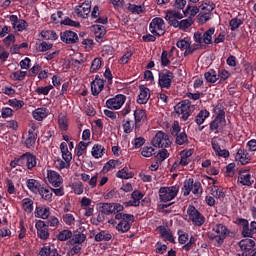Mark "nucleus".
Instances as JSON below:
<instances>
[{"label":"nucleus","mask_w":256,"mask_h":256,"mask_svg":"<svg viewBox=\"0 0 256 256\" xmlns=\"http://www.w3.org/2000/svg\"><path fill=\"white\" fill-rule=\"evenodd\" d=\"M229 229L223 224H216L213 228V233H209L210 241L215 243L216 247H221L229 235Z\"/></svg>","instance_id":"obj_1"},{"label":"nucleus","mask_w":256,"mask_h":256,"mask_svg":"<svg viewBox=\"0 0 256 256\" xmlns=\"http://www.w3.org/2000/svg\"><path fill=\"white\" fill-rule=\"evenodd\" d=\"M170 135L174 137L176 145H189V136H187V132H185V130L181 132V125H179V121H174L171 125Z\"/></svg>","instance_id":"obj_2"},{"label":"nucleus","mask_w":256,"mask_h":256,"mask_svg":"<svg viewBox=\"0 0 256 256\" xmlns=\"http://www.w3.org/2000/svg\"><path fill=\"white\" fill-rule=\"evenodd\" d=\"M191 191L193 195H196V197H201L203 193V188L201 187V182H195L193 178H189L184 181L183 187H182V193L184 197H188V195L191 194Z\"/></svg>","instance_id":"obj_3"},{"label":"nucleus","mask_w":256,"mask_h":256,"mask_svg":"<svg viewBox=\"0 0 256 256\" xmlns=\"http://www.w3.org/2000/svg\"><path fill=\"white\" fill-rule=\"evenodd\" d=\"M149 31L152 35L156 37H163L165 33H167V26L165 24V20L161 17H155L151 20L149 24Z\"/></svg>","instance_id":"obj_4"},{"label":"nucleus","mask_w":256,"mask_h":256,"mask_svg":"<svg viewBox=\"0 0 256 256\" xmlns=\"http://www.w3.org/2000/svg\"><path fill=\"white\" fill-rule=\"evenodd\" d=\"M179 193V187L177 185L170 187H160L159 200L161 203H167L173 201Z\"/></svg>","instance_id":"obj_5"},{"label":"nucleus","mask_w":256,"mask_h":256,"mask_svg":"<svg viewBox=\"0 0 256 256\" xmlns=\"http://www.w3.org/2000/svg\"><path fill=\"white\" fill-rule=\"evenodd\" d=\"M175 79V75L168 69H164L158 73V86L162 89H171V84Z\"/></svg>","instance_id":"obj_6"},{"label":"nucleus","mask_w":256,"mask_h":256,"mask_svg":"<svg viewBox=\"0 0 256 256\" xmlns=\"http://www.w3.org/2000/svg\"><path fill=\"white\" fill-rule=\"evenodd\" d=\"M153 147H158L161 149H167L171 147V140L169 139V134L159 131L152 139Z\"/></svg>","instance_id":"obj_7"},{"label":"nucleus","mask_w":256,"mask_h":256,"mask_svg":"<svg viewBox=\"0 0 256 256\" xmlns=\"http://www.w3.org/2000/svg\"><path fill=\"white\" fill-rule=\"evenodd\" d=\"M174 109L177 115H182L180 117L181 121H187L191 117V100H182Z\"/></svg>","instance_id":"obj_8"},{"label":"nucleus","mask_w":256,"mask_h":256,"mask_svg":"<svg viewBox=\"0 0 256 256\" xmlns=\"http://www.w3.org/2000/svg\"><path fill=\"white\" fill-rule=\"evenodd\" d=\"M187 215L194 225L201 227L205 224V216L195 208L193 205H189L187 209Z\"/></svg>","instance_id":"obj_9"},{"label":"nucleus","mask_w":256,"mask_h":256,"mask_svg":"<svg viewBox=\"0 0 256 256\" xmlns=\"http://www.w3.org/2000/svg\"><path fill=\"white\" fill-rule=\"evenodd\" d=\"M126 101H127V96H125L123 94H117L116 96H114L106 101V107L108 109L117 111V110L121 109V107H123V105H125Z\"/></svg>","instance_id":"obj_10"},{"label":"nucleus","mask_w":256,"mask_h":256,"mask_svg":"<svg viewBox=\"0 0 256 256\" xmlns=\"http://www.w3.org/2000/svg\"><path fill=\"white\" fill-rule=\"evenodd\" d=\"M22 167H26L29 171L37 167V156L31 152H26L20 156Z\"/></svg>","instance_id":"obj_11"},{"label":"nucleus","mask_w":256,"mask_h":256,"mask_svg":"<svg viewBox=\"0 0 256 256\" xmlns=\"http://www.w3.org/2000/svg\"><path fill=\"white\" fill-rule=\"evenodd\" d=\"M35 227L37 229V236L39 239H42V241H47L50 236L49 225H47V223L43 220H38L35 224Z\"/></svg>","instance_id":"obj_12"},{"label":"nucleus","mask_w":256,"mask_h":256,"mask_svg":"<svg viewBox=\"0 0 256 256\" xmlns=\"http://www.w3.org/2000/svg\"><path fill=\"white\" fill-rule=\"evenodd\" d=\"M239 245H240L243 255H245V256H249V255H251V253L256 251L255 240H253L251 238H246V239L241 240L239 242Z\"/></svg>","instance_id":"obj_13"},{"label":"nucleus","mask_w":256,"mask_h":256,"mask_svg":"<svg viewBox=\"0 0 256 256\" xmlns=\"http://www.w3.org/2000/svg\"><path fill=\"white\" fill-rule=\"evenodd\" d=\"M60 40L66 45H75L79 42V36L71 30H66L60 33Z\"/></svg>","instance_id":"obj_14"},{"label":"nucleus","mask_w":256,"mask_h":256,"mask_svg":"<svg viewBox=\"0 0 256 256\" xmlns=\"http://www.w3.org/2000/svg\"><path fill=\"white\" fill-rule=\"evenodd\" d=\"M165 19L171 27H175L179 23V20L183 19V14L175 9H170L166 11Z\"/></svg>","instance_id":"obj_15"},{"label":"nucleus","mask_w":256,"mask_h":256,"mask_svg":"<svg viewBox=\"0 0 256 256\" xmlns=\"http://www.w3.org/2000/svg\"><path fill=\"white\" fill-rule=\"evenodd\" d=\"M47 179L52 187H61L63 185V177L55 170L47 171Z\"/></svg>","instance_id":"obj_16"},{"label":"nucleus","mask_w":256,"mask_h":256,"mask_svg":"<svg viewBox=\"0 0 256 256\" xmlns=\"http://www.w3.org/2000/svg\"><path fill=\"white\" fill-rule=\"evenodd\" d=\"M139 95L137 98V103L139 105H147L149 99L151 98V90L149 88L145 87V85L139 86Z\"/></svg>","instance_id":"obj_17"},{"label":"nucleus","mask_w":256,"mask_h":256,"mask_svg":"<svg viewBox=\"0 0 256 256\" xmlns=\"http://www.w3.org/2000/svg\"><path fill=\"white\" fill-rule=\"evenodd\" d=\"M236 223L241 228V234L243 237H253L254 234L249 226V220L245 218H238Z\"/></svg>","instance_id":"obj_18"},{"label":"nucleus","mask_w":256,"mask_h":256,"mask_svg":"<svg viewBox=\"0 0 256 256\" xmlns=\"http://www.w3.org/2000/svg\"><path fill=\"white\" fill-rule=\"evenodd\" d=\"M134 120H135V123H134L135 131H137V129H141V126L143 125V123L147 121V112L143 109L135 110Z\"/></svg>","instance_id":"obj_19"},{"label":"nucleus","mask_w":256,"mask_h":256,"mask_svg":"<svg viewBox=\"0 0 256 256\" xmlns=\"http://www.w3.org/2000/svg\"><path fill=\"white\" fill-rule=\"evenodd\" d=\"M74 12L78 17H82V19H87L89 17V13H91V3L84 2L82 5H78L75 7Z\"/></svg>","instance_id":"obj_20"},{"label":"nucleus","mask_w":256,"mask_h":256,"mask_svg":"<svg viewBox=\"0 0 256 256\" xmlns=\"http://www.w3.org/2000/svg\"><path fill=\"white\" fill-rule=\"evenodd\" d=\"M10 21L13 25V29H15L16 31H20V32L25 31V29L29 27V24L27 23V21H25L24 19H19L17 15H11Z\"/></svg>","instance_id":"obj_21"},{"label":"nucleus","mask_w":256,"mask_h":256,"mask_svg":"<svg viewBox=\"0 0 256 256\" xmlns=\"http://www.w3.org/2000/svg\"><path fill=\"white\" fill-rule=\"evenodd\" d=\"M87 241V234H83L81 229H76L72 232V238L69 241L71 245H83Z\"/></svg>","instance_id":"obj_22"},{"label":"nucleus","mask_w":256,"mask_h":256,"mask_svg":"<svg viewBox=\"0 0 256 256\" xmlns=\"http://www.w3.org/2000/svg\"><path fill=\"white\" fill-rule=\"evenodd\" d=\"M235 160L239 161L241 165H248V163L251 162V156L249 155V152L245 150V148H239L237 150Z\"/></svg>","instance_id":"obj_23"},{"label":"nucleus","mask_w":256,"mask_h":256,"mask_svg":"<svg viewBox=\"0 0 256 256\" xmlns=\"http://www.w3.org/2000/svg\"><path fill=\"white\" fill-rule=\"evenodd\" d=\"M34 216L38 219H47L51 216V208L45 206H36Z\"/></svg>","instance_id":"obj_24"},{"label":"nucleus","mask_w":256,"mask_h":256,"mask_svg":"<svg viewBox=\"0 0 256 256\" xmlns=\"http://www.w3.org/2000/svg\"><path fill=\"white\" fill-rule=\"evenodd\" d=\"M225 125H227V120H221L219 118H214V120H212L210 122L209 129L213 133H219V130L223 129V127H225Z\"/></svg>","instance_id":"obj_25"},{"label":"nucleus","mask_w":256,"mask_h":256,"mask_svg":"<svg viewBox=\"0 0 256 256\" xmlns=\"http://www.w3.org/2000/svg\"><path fill=\"white\" fill-rule=\"evenodd\" d=\"M26 186L29 191H31V193H34L35 195H37L39 193V190L43 187L41 182L35 179H28L26 181Z\"/></svg>","instance_id":"obj_26"},{"label":"nucleus","mask_w":256,"mask_h":256,"mask_svg":"<svg viewBox=\"0 0 256 256\" xmlns=\"http://www.w3.org/2000/svg\"><path fill=\"white\" fill-rule=\"evenodd\" d=\"M133 223H135V220H120L116 226V231L119 233H127L131 229Z\"/></svg>","instance_id":"obj_27"},{"label":"nucleus","mask_w":256,"mask_h":256,"mask_svg":"<svg viewBox=\"0 0 256 256\" xmlns=\"http://www.w3.org/2000/svg\"><path fill=\"white\" fill-rule=\"evenodd\" d=\"M48 115H49V109L45 107L37 108L32 112V116L36 121H43V119H46Z\"/></svg>","instance_id":"obj_28"},{"label":"nucleus","mask_w":256,"mask_h":256,"mask_svg":"<svg viewBox=\"0 0 256 256\" xmlns=\"http://www.w3.org/2000/svg\"><path fill=\"white\" fill-rule=\"evenodd\" d=\"M105 88V81H92L91 82V93L93 97H97L101 91Z\"/></svg>","instance_id":"obj_29"},{"label":"nucleus","mask_w":256,"mask_h":256,"mask_svg":"<svg viewBox=\"0 0 256 256\" xmlns=\"http://www.w3.org/2000/svg\"><path fill=\"white\" fill-rule=\"evenodd\" d=\"M158 231H160V235L163 239L166 241H169V243H175V237L165 226H158L157 227Z\"/></svg>","instance_id":"obj_30"},{"label":"nucleus","mask_w":256,"mask_h":256,"mask_svg":"<svg viewBox=\"0 0 256 256\" xmlns=\"http://www.w3.org/2000/svg\"><path fill=\"white\" fill-rule=\"evenodd\" d=\"M107 34V30L105 29V26L102 25H96L95 26V37L97 43H103V37Z\"/></svg>","instance_id":"obj_31"},{"label":"nucleus","mask_w":256,"mask_h":256,"mask_svg":"<svg viewBox=\"0 0 256 256\" xmlns=\"http://www.w3.org/2000/svg\"><path fill=\"white\" fill-rule=\"evenodd\" d=\"M37 195L41 196V199H44V201H52L53 199V192L51 188L48 189L42 186L39 189V192L37 193Z\"/></svg>","instance_id":"obj_32"},{"label":"nucleus","mask_w":256,"mask_h":256,"mask_svg":"<svg viewBox=\"0 0 256 256\" xmlns=\"http://www.w3.org/2000/svg\"><path fill=\"white\" fill-rule=\"evenodd\" d=\"M204 78L207 81V83H217L219 81V76L217 74V71L210 69L209 71L204 73Z\"/></svg>","instance_id":"obj_33"},{"label":"nucleus","mask_w":256,"mask_h":256,"mask_svg":"<svg viewBox=\"0 0 256 256\" xmlns=\"http://www.w3.org/2000/svg\"><path fill=\"white\" fill-rule=\"evenodd\" d=\"M116 177H118V179H133L135 173L129 171L128 167H124L116 173Z\"/></svg>","instance_id":"obj_34"},{"label":"nucleus","mask_w":256,"mask_h":256,"mask_svg":"<svg viewBox=\"0 0 256 256\" xmlns=\"http://www.w3.org/2000/svg\"><path fill=\"white\" fill-rule=\"evenodd\" d=\"M37 141V134L28 133L26 139L23 142L26 149H33L35 147V143Z\"/></svg>","instance_id":"obj_35"},{"label":"nucleus","mask_w":256,"mask_h":256,"mask_svg":"<svg viewBox=\"0 0 256 256\" xmlns=\"http://www.w3.org/2000/svg\"><path fill=\"white\" fill-rule=\"evenodd\" d=\"M193 25V18L188 17L187 19L178 21V23L174 26L175 29H180L181 31H186V29H189Z\"/></svg>","instance_id":"obj_36"},{"label":"nucleus","mask_w":256,"mask_h":256,"mask_svg":"<svg viewBox=\"0 0 256 256\" xmlns=\"http://www.w3.org/2000/svg\"><path fill=\"white\" fill-rule=\"evenodd\" d=\"M105 155V147L101 144H95L92 148V157L94 159H101Z\"/></svg>","instance_id":"obj_37"},{"label":"nucleus","mask_w":256,"mask_h":256,"mask_svg":"<svg viewBox=\"0 0 256 256\" xmlns=\"http://www.w3.org/2000/svg\"><path fill=\"white\" fill-rule=\"evenodd\" d=\"M94 239L98 243H101L102 241H111V239H113V235H111V233H109L105 230H102L95 235Z\"/></svg>","instance_id":"obj_38"},{"label":"nucleus","mask_w":256,"mask_h":256,"mask_svg":"<svg viewBox=\"0 0 256 256\" xmlns=\"http://www.w3.org/2000/svg\"><path fill=\"white\" fill-rule=\"evenodd\" d=\"M213 35H215V28H209L202 34L203 43L205 45H211L213 43Z\"/></svg>","instance_id":"obj_39"},{"label":"nucleus","mask_w":256,"mask_h":256,"mask_svg":"<svg viewBox=\"0 0 256 256\" xmlns=\"http://www.w3.org/2000/svg\"><path fill=\"white\" fill-rule=\"evenodd\" d=\"M209 115H211L209 110H201L195 118V123L199 126L203 125L205 123V119H208Z\"/></svg>","instance_id":"obj_40"},{"label":"nucleus","mask_w":256,"mask_h":256,"mask_svg":"<svg viewBox=\"0 0 256 256\" xmlns=\"http://www.w3.org/2000/svg\"><path fill=\"white\" fill-rule=\"evenodd\" d=\"M41 36L43 39H46V41H57V39H59V35H57L55 30H44L41 32Z\"/></svg>","instance_id":"obj_41"},{"label":"nucleus","mask_w":256,"mask_h":256,"mask_svg":"<svg viewBox=\"0 0 256 256\" xmlns=\"http://www.w3.org/2000/svg\"><path fill=\"white\" fill-rule=\"evenodd\" d=\"M57 239L58 241H71L72 237H73V231L69 230V229H64L62 231H60L57 234Z\"/></svg>","instance_id":"obj_42"},{"label":"nucleus","mask_w":256,"mask_h":256,"mask_svg":"<svg viewBox=\"0 0 256 256\" xmlns=\"http://www.w3.org/2000/svg\"><path fill=\"white\" fill-rule=\"evenodd\" d=\"M34 202L31 198H24L22 200V208L26 213H33Z\"/></svg>","instance_id":"obj_43"},{"label":"nucleus","mask_w":256,"mask_h":256,"mask_svg":"<svg viewBox=\"0 0 256 256\" xmlns=\"http://www.w3.org/2000/svg\"><path fill=\"white\" fill-rule=\"evenodd\" d=\"M244 20L238 17L232 18L229 21V26L231 31H237V29H239V27H241V25H243Z\"/></svg>","instance_id":"obj_44"},{"label":"nucleus","mask_w":256,"mask_h":256,"mask_svg":"<svg viewBox=\"0 0 256 256\" xmlns=\"http://www.w3.org/2000/svg\"><path fill=\"white\" fill-rule=\"evenodd\" d=\"M201 8L197 7V6H191V5H188L186 7L185 10H183V13H184V16L185 17H188V15H190L189 17H195V15H197V13H199V10Z\"/></svg>","instance_id":"obj_45"},{"label":"nucleus","mask_w":256,"mask_h":256,"mask_svg":"<svg viewBox=\"0 0 256 256\" xmlns=\"http://www.w3.org/2000/svg\"><path fill=\"white\" fill-rule=\"evenodd\" d=\"M214 113L216 114L217 119H220L222 121H226L225 119V108L223 107V105L218 104L214 107Z\"/></svg>","instance_id":"obj_46"},{"label":"nucleus","mask_w":256,"mask_h":256,"mask_svg":"<svg viewBox=\"0 0 256 256\" xmlns=\"http://www.w3.org/2000/svg\"><path fill=\"white\" fill-rule=\"evenodd\" d=\"M114 215H115L114 219L118 221H134L135 220V216L133 214H125V213L117 212Z\"/></svg>","instance_id":"obj_47"},{"label":"nucleus","mask_w":256,"mask_h":256,"mask_svg":"<svg viewBox=\"0 0 256 256\" xmlns=\"http://www.w3.org/2000/svg\"><path fill=\"white\" fill-rule=\"evenodd\" d=\"M238 183L245 187H251V185H253V181H251V174L241 175L238 178Z\"/></svg>","instance_id":"obj_48"},{"label":"nucleus","mask_w":256,"mask_h":256,"mask_svg":"<svg viewBox=\"0 0 256 256\" xmlns=\"http://www.w3.org/2000/svg\"><path fill=\"white\" fill-rule=\"evenodd\" d=\"M217 74L219 83H225V81L231 77V73H229V71L226 69H219Z\"/></svg>","instance_id":"obj_49"},{"label":"nucleus","mask_w":256,"mask_h":256,"mask_svg":"<svg viewBox=\"0 0 256 256\" xmlns=\"http://www.w3.org/2000/svg\"><path fill=\"white\" fill-rule=\"evenodd\" d=\"M177 235H178V243H180V245H186L187 241H189V233L183 230H178Z\"/></svg>","instance_id":"obj_50"},{"label":"nucleus","mask_w":256,"mask_h":256,"mask_svg":"<svg viewBox=\"0 0 256 256\" xmlns=\"http://www.w3.org/2000/svg\"><path fill=\"white\" fill-rule=\"evenodd\" d=\"M143 197H145V195L139 190H134L131 193V199H132V201L136 202V205L138 207H139V205H141V200L143 199Z\"/></svg>","instance_id":"obj_51"},{"label":"nucleus","mask_w":256,"mask_h":256,"mask_svg":"<svg viewBox=\"0 0 256 256\" xmlns=\"http://www.w3.org/2000/svg\"><path fill=\"white\" fill-rule=\"evenodd\" d=\"M105 216H106V214L105 213H103L100 209H99V211H98V215H97V217H93V218H91V223H92V225H99V223H103V221H105Z\"/></svg>","instance_id":"obj_52"},{"label":"nucleus","mask_w":256,"mask_h":256,"mask_svg":"<svg viewBox=\"0 0 256 256\" xmlns=\"http://www.w3.org/2000/svg\"><path fill=\"white\" fill-rule=\"evenodd\" d=\"M11 77L13 81H24L25 77H27V72L18 70L16 72H13Z\"/></svg>","instance_id":"obj_53"},{"label":"nucleus","mask_w":256,"mask_h":256,"mask_svg":"<svg viewBox=\"0 0 256 256\" xmlns=\"http://www.w3.org/2000/svg\"><path fill=\"white\" fill-rule=\"evenodd\" d=\"M101 58H94L90 67V73H97L101 69Z\"/></svg>","instance_id":"obj_54"},{"label":"nucleus","mask_w":256,"mask_h":256,"mask_svg":"<svg viewBox=\"0 0 256 256\" xmlns=\"http://www.w3.org/2000/svg\"><path fill=\"white\" fill-rule=\"evenodd\" d=\"M128 10L131 13H136L137 15H141V13H145V7L141 5L130 4L128 7Z\"/></svg>","instance_id":"obj_55"},{"label":"nucleus","mask_w":256,"mask_h":256,"mask_svg":"<svg viewBox=\"0 0 256 256\" xmlns=\"http://www.w3.org/2000/svg\"><path fill=\"white\" fill-rule=\"evenodd\" d=\"M169 157V151L167 149H162L159 153L155 156L157 163H163L165 159Z\"/></svg>","instance_id":"obj_56"},{"label":"nucleus","mask_w":256,"mask_h":256,"mask_svg":"<svg viewBox=\"0 0 256 256\" xmlns=\"http://www.w3.org/2000/svg\"><path fill=\"white\" fill-rule=\"evenodd\" d=\"M143 157H153L155 155V148L151 146H144L141 151Z\"/></svg>","instance_id":"obj_57"},{"label":"nucleus","mask_w":256,"mask_h":256,"mask_svg":"<svg viewBox=\"0 0 256 256\" xmlns=\"http://www.w3.org/2000/svg\"><path fill=\"white\" fill-rule=\"evenodd\" d=\"M100 210L106 215H113V203H102Z\"/></svg>","instance_id":"obj_58"},{"label":"nucleus","mask_w":256,"mask_h":256,"mask_svg":"<svg viewBox=\"0 0 256 256\" xmlns=\"http://www.w3.org/2000/svg\"><path fill=\"white\" fill-rule=\"evenodd\" d=\"M53 49V44L47 43L46 41H43L38 45V51L40 53H45V51H51Z\"/></svg>","instance_id":"obj_59"},{"label":"nucleus","mask_w":256,"mask_h":256,"mask_svg":"<svg viewBox=\"0 0 256 256\" xmlns=\"http://www.w3.org/2000/svg\"><path fill=\"white\" fill-rule=\"evenodd\" d=\"M51 21L52 23H61V21H63V11L59 10L56 13H53L51 15Z\"/></svg>","instance_id":"obj_60"},{"label":"nucleus","mask_w":256,"mask_h":256,"mask_svg":"<svg viewBox=\"0 0 256 256\" xmlns=\"http://www.w3.org/2000/svg\"><path fill=\"white\" fill-rule=\"evenodd\" d=\"M61 25H68L69 27H81V23L72 20L69 17H66L63 21H61Z\"/></svg>","instance_id":"obj_61"},{"label":"nucleus","mask_w":256,"mask_h":256,"mask_svg":"<svg viewBox=\"0 0 256 256\" xmlns=\"http://www.w3.org/2000/svg\"><path fill=\"white\" fill-rule=\"evenodd\" d=\"M62 219L65 225H69L70 227L71 225H75V216H73V214H64Z\"/></svg>","instance_id":"obj_62"},{"label":"nucleus","mask_w":256,"mask_h":256,"mask_svg":"<svg viewBox=\"0 0 256 256\" xmlns=\"http://www.w3.org/2000/svg\"><path fill=\"white\" fill-rule=\"evenodd\" d=\"M51 89H53V85H48L45 87H38L36 89V93L38 95H49V91H51Z\"/></svg>","instance_id":"obj_63"},{"label":"nucleus","mask_w":256,"mask_h":256,"mask_svg":"<svg viewBox=\"0 0 256 256\" xmlns=\"http://www.w3.org/2000/svg\"><path fill=\"white\" fill-rule=\"evenodd\" d=\"M9 104L14 109H21L25 105V102L23 100L12 99L9 100Z\"/></svg>","instance_id":"obj_64"}]
</instances>
